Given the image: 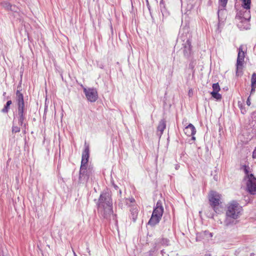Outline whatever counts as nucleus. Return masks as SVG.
Wrapping results in <instances>:
<instances>
[{
  "label": "nucleus",
  "instance_id": "1",
  "mask_svg": "<svg viewBox=\"0 0 256 256\" xmlns=\"http://www.w3.org/2000/svg\"><path fill=\"white\" fill-rule=\"evenodd\" d=\"M242 210V208L235 201L232 202L228 207L226 212V218L224 222V226H229L236 224V219L238 218Z\"/></svg>",
  "mask_w": 256,
  "mask_h": 256
},
{
  "label": "nucleus",
  "instance_id": "2",
  "mask_svg": "<svg viewBox=\"0 0 256 256\" xmlns=\"http://www.w3.org/2000/svg\"><path fill=\"white\" fill-rule=\"evenodd\" d=\"M242 168L244 171L248 180L246 182V189L251 194H256V178L252 174H250V168L248 166L244 165Z\"/></svg>",
  "mask_w": 256,
  "mask_h": 256
},
{
  "label": "nucleus",
  "instance_id": "3",
  "mask_svg": "<svg viewBox=\"0 0 256 256\" xmlns=\"http://www.w3.org/2000/svg\"><path fill=\"white\" fill-rule=\"evenodd\" d=\"M94 170L90 166H80L79 172L78 183L86 184L89 179H92Z\"/></svg>",
  "mask_w": 256,
  "mask_h": 256
},
{
  "label": "nucleus",
  "instance_id": "4",
  "mask_svg": "<svg viewBox=\"0 0 256 256\" xmlns=\"http://www.w3.org/2000/svg\"><path fill=\"white\" fill-rule=\"evenodd\" d=\"M96 206L98 210H100V208L112 206V202L110 193L106 192L101 194L96 203Z\"/></svg>",
  "mask_w": 256,
  "mask_h": 256
},
{
  "label": "nucleus",
  "instance_id": "5",
  "mask_svg": "<svg viewBox=\"0 0 256 256\" xmlns=\"http://www.w3.org/2000/svg\"><path fill=\"white\" fill-rule=\"evenodd\" d=\"M244 57L245 53L242 50V46H240L238 48V54L236 63V75L237 76H240V74L242 72Z\"/></svg>",
  "mask_w": 256,
  "mask_h": 256
},
{
  "label": "nucleus",
  "instance_id": "6",
  "mask_svg": "<svg viewBox=\"0 0 256 256\" xmlns=\"http://www.w3.org/2000/svg\"><path fill=\"white\" fill-rule=\"evenodd\" d=\"M100 216L103 217L106 220H110L111 217L112 218L113 220H114L116 222V214H113L112 206H106L104 208H100V210H98Z\"/></svg>",
  "mask_w": 256,
  "mask_h": 256
},
{
  "label": "nucleus",
  "instance_id": "7",
  "mask_svg": "<svg viewBox=\"0 0 256 256\" xmlns=\"http://www.w3.org/2000/svg\"><path fill=\"white\" fill-rule=\"evenodd\" d=\"M220 194L216 192L212 191L209 196V201L210 205L212 208L214 212H216V206L220 204Z\"/></svg>",
  "mask_w": 256,
  "mask_h": 256
},
{
  "label": "nucleus",
  "instance_id": "8",
  "mask_svg": "<svg viewBox=\"0 0 256 256\" xmlns=\"http://www.w3.org/2000/svg\"><path fill=\"white\" fill-rule=\"evenodd\" d=\"M84 92L88 100L90 102H96L98 98V92L96 88H84Z\"/></svg>",
  "mask_w": 256,
  "mask_h": 256
},
{
  "label": "nucleus",
  "instance_id": "9",
  "mask_svg": "<svg viewBox=\"0 0 256 256\" xmlns=\"http://www.w3.org/2000/svg\"><path fill=\"white\" fill-rule=\"evenodd\" d=\"M212 88V91L210 92L212 96L217 100H220L222 96V95L218 93L219 91L220 90L218 83L213 84Z\"/></svg>",
  "mask_w": 256,
  "mask_h": 256
},
{
  "label": "nucleus",
  "instance_id": "10",
  "mask_svg": "<svg viewBox=\"0 0 256 256\" xmlns=\"http://www.w3.org/2000/svg\"><path fill=\"white\" fill-rule=\"evenodd\" d=\"M84 147V150L82 154L80 166H88V162L89 158V146L88 145H86V142H85Z\"/></svg>",
  "mask_w": 256,
  "mask_h": 256
},
{
  "label": "nucleus",
  "instance_id": "11",
  "mask_svg": "<svg viewBox=\"0 0 256 256\" xmlns=\"http://www.w3.org/2000/svg\"><path fill=\"white\" fill-rule=\"evenodd\" d=\"M184 132L188 136H190L196 134V129L193 124H190L184 128Z\"/></svg>",
  "mask_w": 256,
  "mask_h": 256
},
{
  "label": "nucleus",
  "instance_id": "12",
  "mask_svg": "<svg viewBox=\"0 0 256 256\" xmlns=\"http://www.w3.org/2000/svg\"><path fill=\"white\" fill-rule=\"evenodd\" d=\"M192 50L191 42L190 40H188L184 46V54L185 56H188Z\"/></svg>",
  "mask_w": 256,
  "mask_h": 256
},
{
  "label": "nucleus",
  "instance_id": "13",
  "mask_svg": "<svg viewBox=\"0 0 256 256\" xmlns=\"http://www.w3.org/2000/svg\"><path fill=\"white\" fill-rule=\"evenodd\" d=\"M130 212V217L132 220V221L134 222H135L136 220L137 216H138V210L137 207L135 205L131 206Z\"/></svg>",
  "mask_w": 256,
  "mask_h": 256
},
{
  "label": "nucleus",
  "instance_id": "14",
  "mask_svg": "<svg viewBox=\"0 0 256 256\" xmlns=\"http://www.w3.org/2000/svg\"><path fill=\"white\" fill-rule=\"evenodd\" d=\"M161 218L160 216L152 214L148 224L151 226H154L160 222Z\"/></svg>",
  "mask_w": 256,
  "mask_h": 256
},
{
  "label": "nucleus",
  "instance_id": "15",
  "mask_svg": "<svg viewBox=\"0 0 256 256\" xmlns=\"http://www.w3.org/2000/svg\"><path fill=\"white\" fill-rule=\"evenodd\" d=\"M16 100L18 105L24 104V95L20 90H17L16 92Z\"/></svg>",
  "mask_w": 256,
  "mask_h": 256
},
{
  "label": "nucleus",
  "instance_id": "16",
  "mask_svg": "<svg viewBox=\"0 0 256 256\" xmlns=\"http://www.w3.org/2000/svg\"><path fill=\"white\" fill-rule=\"evenodd\" d=\"M18 124L20 126H24V128H26V124L24 123V122L26 120L25 114H18Z\"/></svg>",
  "mask_w": 256,
  "mask_h": 256
},
{
  "label": "nucleus",
  "instance_id": "17",
  "mask_svg": "<svg viewBox=\"0 0 256 256\" xmlns=\"http://www.w3.org/2000/svg\"><path fill=\"white\" fill-rule=\"evenodd\" d=\"M166 127V122L164 120H162L158 126V130L160 132V134L162 135L163 133L164 130Z\"/></svg>",
  "mask_w": 256,
  "mask_h": 256
},
{
  "label": "nucleus",
  "instance_id": "18",
  "mask_svg": "<svg viewBox=\"0 0 256 256\" xmlns=\"http://www.w3.org/2000/svg\"><path fill=\"white\" fill-rule=\"evenodd\" d=\"M228 0H219L218 10V16H219L220 13L224 10V9L226 6Z\"/></svg>",
  "mask_w": 256,
  "mask_h": 256
},
{
  "label": "nucleus",
  "instance_id": "19",
  "mask_svg": "<svg viewBox=\"0 0 256 256\" xmlns=\"http://www.w3.org/2000/svg\"><path fill=\"white\" fill-rule=\"evenodd\" d=\"M164 213V208H154L152 214L162 218Z\"/></svg>",
  "mask_w": 256,
  "mask_h": 256
},
{
  "label": "nucleus",
  "instance_id": "20",
  "mask_svg": "<svg viewBox=\"0 0 256 256\" xmlns=\"http://www.w3.org/2000/svg\"><path fill=\"white\" fill-rule=\"evenodd\" d=\"M242 2V7L246 9L249 10L250 8L251 0H241Z\"/></svg>",
  "mask_w": 256,
  "mask_h": 256
},
{
  "label": "nucleus",
  "instance_id": "21",
  "mask_svg": "<svg viewBox=\"0 0 256 256\" xmlns=\"http://www.w3.org/2000/svg\"><path fill=\"white\" fill-rule=\"evenodd\" d=\"M12 104V102L11 100L7 101L4 108L2 110V112L3 113H8L10 110V106Z\"/></svg>",
  "mask_w": 256,
  "mask_h": 256
},
{
  "label": "nucleus",
  "instance_id": "22",
  "mask_svg": "<svg viewBox=\"0 0 256 256\" xmlns=\"http://www.w3.org/2000/svg\"><path fill=\"white\" fill-rule=\"evenodd\" d=\"M26 108H24V104L18 105V114H26Z\"/></svg>",
  "mask_w": 256,
  "mask_h": 256
},
{
  "label": "nucleus",
  "instance_id": "23",
  "mask_svg": "<svg viewBox=\"0 0 256 256\" xmlns=\"http://www.w3.org/2000/svg\"><path fill=\"white\" fill-rule=\"evenodd\" d=\"M159 242L162 246H168L170 244V240L167 238H162L160 239Z\"/></svg>",
  "mask_w": 256,
  "mask_h": 256
},
{
  "label": "nucleus",
  "instance_id": "24",
  "mask_svg": "<svg viewBox=\"0 0 256 256\" xmlns=\"http://www.w3.org/2000/svg\"><path fill=\"white\" fill-rule=\"evenodd\" d=\"M0 5L5 9L9 10L12 4L6 1H2L0 2Z\"/></svg>",
  "mask_w": 256,
  "mask_h": 256
},
{
  "label": "nucleus",
  "instance_id": "25",
  "mask_svg": "<svg viewBox=\"0 0 256 256\" xmlns=\"http://www.w3.org/2000/svg\"><path fill=\"white\" fill-rule=\"evenodd\" d=\"M251 86H256V74L254 72L252 76Z\"/></svg>",
  "mask_w": 256,
  "mask_h": 256
},
{
  "label": "nucleus",
  "instance_id": "26",
  "mask_svg": "<svg viewBox=\"0 0 256 256\" xmlns=\"http://www.w3.org/2000/svg\"><path fill=\"white\" fill-rule=\"evenodd\" d=\"M196 64V60H192L189 64L188 68L190 69L194 70V68Z\"/></svg>",
  "mask_w": 256,
  "mask_h": 256
},
{
  "label": "nucleus",
  "instance_id": "27",
  "mask_svg": "<svg viewBox=\"0 0 256 256\" xmlns=\"http://www.w3.org/2000/svg\"><path fill=\"white\" fill-rule=\"evenodd\" d=\"M160 10L162 13V14L163 16H164V14L166 13V12L164 10V3H163L162 0L160 2Z\"/></svg>",
  "mask_w": 256,
  "mask_h": 256
},
{
  "label": "nucleus",
  "instance_id": "28",
  "mask_svg": "<svg viewBox=\"0 0 256 256\" xmlns=\"http://www.w3.org/2000/svg\"><path fill=\"white\" fill-rule=\"evenodd\" d=\"M20 128L17 126H12V133H17V132H20Z\"/></svg>",
  "mask_w": 256,
  "mask_h": 256
},
{
  "label": "nucleus",
  "instance_id": "29",
  "mask_svg": "<svg viewBox=\"0 0 256 256\" xmlns=\"http://www.w3.org/2000/svg\"><path fill=\"white\" fill-rule=\"evenodd\" d=\"M154 208H163L161 200H158L157 202L156 206Z\"/></svg>",
  "mask_w": 256,
  "mask_h": 256
},
{
  "label": "nucleus",
  "instance_id": "30",
  "mask_svg": "<svg viewBox=\"0 0 256 256\" xmlns=\"http://www.w3.org/2000/svg\"><path fill=\"white\" fill-rule=\"evenodd\" d=\"M9 10L12 12H16L18 10V8L16 6L11 5V7L10 8Z\"/></svg>",
  "mask_w": 256,
  "mask_h": 256
},
{
  "label": "nucleus",
  "instance_id": "31",
  "mask_svg": "<svg viewBox=\"0 0 256 256\" xmlns=\"http://www.w3.org/2000/svg\"><path fill=\"white\" fill-rule=\"evenodd\" d=\"M126 204H128V202H130V203H134L135 202V200L134 198H131L129 199H126Z\"/></svg>",
  "mask_w": 256,
  "mask_h": 256
},
{
  "label": "nucleus",
  "instance_id": "32",
  "mask_svg": "<svg viewBox=\"0 0 256 256\" xmlns=\"http://www.w3.org/2000/svg\"><path fill=\"white\" fill-rule=\"evenodd\" d=\"M251 88L250 94H252L255 92L256 86H251Z\"/></svg>",
  "mask_w": 256,
  "mask_h": 256
},
{
  "label": "nucleus",
  "instance_id": "33",
  "mask_svg": "<svg viewBox=\"0 0 256 256\" xmlns=\"http://www.w3.org/2000/svg\"><path fill=\"white\" fill-rule=\"evenodd\" d=\"M250 96H248L246 100V104L248 106H250Z\"/></svg>",
  "mask_w": 256,
  "mask_h": 256
},
{
  "label": "nucleus",
  "instance_id": "34",
  "mask_svg": "<svg viewBox=\"0 0 256 256\" xmlns=\"http://www.w3.org/2000/svg\"><path fill=\"white\" fill-rule=\"evenodd\" d=\"M252 157L253 158H256V147L252 152Z\"/></svg>",
  "mask_w": 256,
  "mask_h": 256
},
{
  "label": "nucleus",
  "instance_id": "35",
  "mask_svg": "<svg viewBox=\"0 0 256 256\" xmlns=\"http://www.w3.org/2000/svg\"><path fill=\"white\" fill-rule=\"evenodd\" d=\"M112 184V186L114 188L115 190H118V187L116 184H114L113 182Z\"/></svg>",
  "mask_w": 256,
  "mask_h": 256
},
{
  "label": "nucleus",
  "instance_id": "36",
  "mask_svg": "<svg viewBox=\"0 0 256 256\" xmlns=\"http://www.w3.org/2000/svg\"><path fill=\"white\" fill-rule=\"evenodd\" d=\"M98 66L100 68H104V65L102 64H98Z\"/></svg>",
  "mask_w": 256,
  "mask_h": 256
},
{
  "label": "nucleus",
  "instance_id": "37",
  "mask_svg": "<svg viewBox=\"0 0 256 256\" xmlns=\"http://www.w3.org/2000/svg\"><path fill=\"white\" fill-rule=\"evenodd\" d=\"M192 137V140H196V138L194 136V135H192V136H191Z\"/></svg>",
  "mask_w": 256,
  "mask_h": 256
},
{
  "label": "nucleus",
  "instance_id": "38",
  "mask_svg": "<svg viewBox=\"0 0 256 256\" xmlns=\"http://www.w3.org/2000/svg\"><path fill=\"white\" fill-rule=\"evenodd\" d=\"M161 254H162V256H164V250H161Z\"/></svg>",
  "mask_w": 256,
  "mask_h": 256
},
{
  "label": "nucleus",
  "instance_id": "39",
  "mask_svg": "<svg viewBox=\"0 0 256 256\" xmlns=\"http://www.w3.org/2000/svg\"><path fill=\"white\" fill-rule=\"evenodd\" d=\"M238 16L236 15V18H238ZM238 17H239V19H241L242 18V17H241L240 16H238Z\"/></svg>",
  "mask_w": 256,
  "mask_h": 256
},
{
  "label": "nucleus",
  "instance_id": "40",
  "mask_svg": "<svg viewBox=\"0 0 256 256\" xmlns=\"http://www.w3.org/2000/svg\"><path fill=\"white\" fill-rule=\"evenodd\" d=\"M244 18L245 20H250V17H249L248 18Z\"/></svg>",
  "mask_w": 256,
  "mask_h": 256
},
{
  "label": "nucleus",
  "instance_id": "41",
  "mask_svg": "<svg viewBox=\"0 0 256 256\" xmlns=\"http://www.w3.org/2000/svg\"><path fill=\"white\" fill-rule=\"evenodd\" d=\"M119 193L120 194H122V191L120 190H119Z\"/></svg>",
  "mask_w": 256,
  "mask_h": 256
},
{
  "label": "nucleus",
  "instance_id": "42",
  "mask_svg": "<svg viewBox=\"0 0 256 256\" xmlns=\"http://www.w3.org/2000/svg\"><path fill=\"white\" fill-rule=\"evenodd\" d=\"M74 256H76V254L74 252Z\"/></svg>",
  "mask_w": 256,
  "mask_h": 256
},
{
  "label": "nucleus",
  "instance_id": "43",
  "mask_svg": "<svg viewBox=\"0 0 256 256\" xmlns=\"http://www.w3.org/2000/svg\"><path fill=\"white\" fill-rule=\"evenodd\" d=\"M214 178L216 180H217L216 179V177L214 176Z\"/></svg>",
  "mask_w": 256,
  "mask_h": 256
},
{
  "label": "nucleus",
  "instance_id": "44",
  "mask_svg": "<svg viewBox=\"0 0 256 256\" xmlns=\"http://www.w3.org/2000/svg\"><path fill=\"white\" fill-rule=\"evenodd\" d=\"M214 178L216 180H217L216 179V177L214 176Z\"/></svg>",
  "mask_w": 256,
  "mask_h": 256
},
{
  "label": "nucleus",
  "instance_id": "45",
  "mask_svg": "<svg viewBox=\"0 0 256 256\" xmlns=\"http://www.w3.org/2000/svg\"><path fill=\"white\" fill-rule=\"evenodd\" d=\"M178 168V166H176V170H177V169Z\"/></svg>",
  "mask_w": 256,
  "mask_h": 256
},
{
  "label": "nucleus",
  "instance_id": "46",
  "mask_svg": "<svg viewBox=\"0 0 256 256\" xmlns=\"http://www.w3.org/2000/svg\"><path fill=\"white\" fill-rule=\"evenodd\" d=\"M146 0V2H148V0Z\"/></svg>",
  "mask_w": 256,
  "mask_h": 256
}]
</instances>
